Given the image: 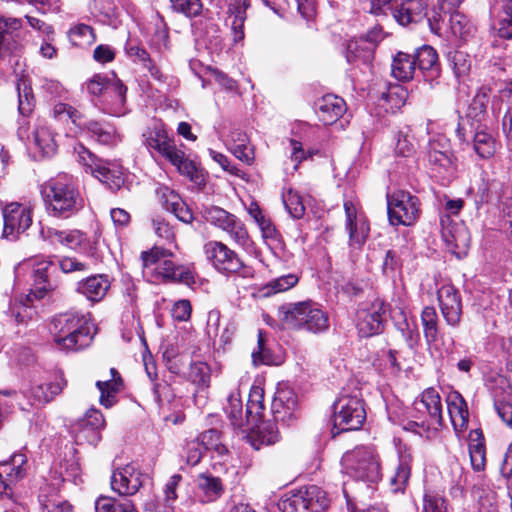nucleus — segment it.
Listing matches in <instances>:
<instances>
[{"label": "nucleus", "instance_id": "f257e3e1", "mask_svg": "<svg viewBox=\"0 0 512 512\" xmlns=\"http://www.w3.org/2000/svg\"><path fill=\"white\" fill-rule=\"evenodd\" d=\"M47 210L50 215L67 219L84 208V198L76 180L68 174H59L45 187Z\"/></svg>", "mask_w": 512, "mask_h": 512}, {"label": "nucleus", "instance_id": "f03ea898", "mask_svg": "<svg viewBox=\"0 0 512 512\" xmlns=\"http://www.w3.org/2000/svg\"><path fill=\"white\" fill-rule=\"evenodd\" d=\"M55 342L64 350L79 351L88 347L94 338L95 329L90 314L65 313L55 320Z\"/></svg>", "mask_w": 512, "mask_h": 512}, {"label": "nucleus", "instance_id": "7ed1b4c3", "mask_svg": "<svg viewBox=\"0 0 512 512\" xmlns=\"http://www.w3.org/2000/svg\"><path fill=\"white\" fill-rule=\"evenodd\" d=\"M281 320L290 329L321 333L329 327V317L318 304L308 300L286 303L279 308Z\"/></svg>", "mask_w": 512, "mask_h": 512}, {"label": "nucleus", "instance_id": "20e7f679", "mask_svg": "<svg viewBox=\"0 0 512 512\" xmlns=\"http://www.w3.org/2000/svg\"><path fill=\"white\" fill-rule=\"evenodd\" d=\"M341 462L343 472L356 480L377 483L382 477L380 458L373 447H355L343 455Z\"/></svg>", "mask_w": 512, "mask_h": 512}, {"label": "nucleus", "instance_id": "39448f33", "mask_svg": "<svg viewBox=\"0 0 512 512\" xmlns=\"http://www.w3.org/2000/svg\"><path fill=\"white\" fill-rule=\"evenodd\" d=\"M329 505L327 493L316 485L289 491L278 502L282 512H325Z\"/></svg>", "mask_w": 512, "mask_h": 512}, {"label": "nucleus", "instance_id": "423d86ee", "mask_svg": "<svg viewBox=\"0 0 512 512\" xmlns=\"http://www.w3.org/2000/svg\"><path fill=\"white\" fill-rule=\"evenodd\" d=\"M255 389L256 386L253 384L246 404L245 417L242 416V402L235 396L228 398V406L225 409L237 436L253 448L256 447V403L251 397Z\"/></svg>", "mask_w": 512, "mask_h": 512}, {"label": "nucleus", "instance_id": "0eeeda50", "mask_svg": "<svg viewBox=\"0 0 512 512\" xmlns=\"http://www.w3.org/2000/svg\"><path fill=\"white\" fill-rule=\"evenodd\" d=\"M416 415L415 425L428 433L427 437L435 436L443 426L442 402L439 393L434 388H428L414 402Z\"/></svg>", "mask_w": 512, "mask_h": 512}, {"label": "nucleus", "instance_id": "6e6552de", "mask_svg": "<svg viewBox=\"0 0 512 512\" xmlns=\"http://www.w3.org/2000/svg\"><path fill=\"white\" fill-rule=\"evenodd\" d=\"M366 419L364 403L358 395H341L334 403V426L339 431L358 430Z\"/></svg>", "mask_w": 512, "mask_h": 512}, {"label": "nucleus", "instance_id": "1a4fd4ad", "mask_svg": "<svg viewBox=\"0 0 512 512\" xmlns=\"http://www.w3.org/2000/svg\"><path fill=\"white\" fill-rule=\"evenodd\" d=\"M389 305L383 300L375 299L362 305L356 313V327L361 337H371L384 330Z\"/></svg>", "mask_w": 512, "mask_h": 512}, {"label": "nucleus", "instance_id": "9d476101", "mask_svg": "<svg viewBox=\"0 0 512 512\" xmlns=\"http://www.w3.org/2000/svg\"><path fill=\"white\" fill-rule=\"evenodd\" d=\"M388 217L392 225L410 226L419 217L418 198L406 191L387 195Z\"/></svg>", "mask_w": 512, "mask_h": 512}, {"label": "nucleus", "instance_id": "9b49d317", "mask_svg": "<svg viewBox=\"0 0 512 512\" xmlns=\"http://www.w3.org/2000/svg\"><path fill=\"white\" fill-rule=\"evenodd\" d=\"M27 474V457L14 453L9 460L0 462V500L15 502L14 486Z\"/></svg>", "mask_w": 512, "mask_h": 512}, {"label": "nucleus", "instance_id": "f8f14e48", "mask_svg": "<svg viewBox=\"0 0 512 512\" xmlns=\"http://www.w3.org/2000/svg\"><path fill=\"white\" fill-rule=\"evenodd\" d=\"M4 219L3 235L16 239L33 222L32 208L18 202H11L2 209Z\"/></svg>", "mask_w": 512, "mask_h": 512}, {"label": "nucleus", "instance_id": "ddd939ff", "mask_svg": "<svg viewBox=\"0 0 512 512\" xmlns=\"http://www.w3.org/2000/svg\"><path fill=\"white\" fill-rule=\"evenodd\" d=\"M437 298L446 323L451 327H457L462 316V301L459 291L451 284H443L438 289Z\"/></svg>", "mask_w": 512, "mask_h": 512}, {"label": "nucleus", "instance_id": "4468645a", "mask_svg": "<svg viewBox=\"0 0 512 512\" xmlns=\"http://www.w3.org/2000/svg\"><path fill=\"white\" fill-rule=\"evenodd\" d=\"M208 258L213 266L222 273H236L242 268V261L237 254L225 244L210 241L205 245Z\"/></svg>", "mask_w": 512, "mask_h": 512}, {"label": "nucleus", "instance_id": "2eb2a0df", "mask_svg": "<svg viewBox=\"0 0 512 512\" xmlns=\"http://www.w3.org/2000/svg\"><path fill=\"white\" fill-rule=\"evenodd\" d=\"M344 210L345 227L349 234L350 244L361 246L370 231L367 218L362 213H358L356 205L350 200L344 202Z\"/></svg>", "mask_w": 512, "mask_h": 512}, {"label": "nucleus", "instance_id": "dca6fc26", "mask_svg": "<svg viewBox=\"0 0 512 512\" xmlns=\"http://www.w3.org/2000/svg\"><path fill=\"white\" fill-rule=\"evenodd\" d=\"M142 473L133 465L128 464L117 469L111 476V488L120 496H131L142 486Z\"/></svg>", "mask_w": 512, "mask_h": 512}, {"label": "nucleus", "instance_id": "f3484780", "mask_svg": "<svg viewBox=\"0 0 512 512\" xmlns=\"http://www.w3.org/2000/svg\"><path fill=\"white\" fill-rule=\"evenodd\" d=\"M105 426L103 414L97 409H89L83 418L70 425L71 433L78 441L87 439L92 441L99 439V430Z\"/></svg>", "mask_w": 512, "mask_h": 512}, {"label": "nucleus", "instance_id": "a211bd4d", "mask_svg": "<svg viewBox=\"0 0 512 512\" xmlns=\"http://www.w3.org/2000/svg\"><path fill=\"white\" fill-rule=\"evenodd\" d=\"M427 8L423 0H396L393 18L402 26L418 24L427 17Z\"/></svg>", "mask_w": 512, "mask_h": 512}, {"label": "nucleus", "instance_id": "6ab92c4d", "mask_svg": "<svg viewBox=\"0 0 512 512\" xmlns=\"http://www.w3.org/2000/svg\"><path fill=\"white\" fill-rule=\"evenodd\" d=\"M126 93L127 87L120 79H109L104 94V112L115 117L124 116L127 113Z\"/></svg>", "mask_w": 512, "mask_h": 512}, {"label": "nucleus", "instance_id": "aec40b11", "mask_svg": "<svg viewBox=\"0 0 512 512\" xmlns=\"http://www.w3.org/2000/svg\"><path fill=\"white\" fill-rule=\"evenodd\" d=\"M374 32H369L366 38L351 40L347 44L346 59L349 63L369 65L374 58L375 42Z\"/></svg>", "mask_w": 512, "mask_h": 512}, {"label": "nucleus", "instance_id": "412c9836", "mask_svg": "<svg viewBox=\"0 0 512 512\" xmlns=\"http://www.w3.org/2000/svg\"><path fill=\"white\" fill-rule=\"evenodd\" d=\"M156 195L162 207L173 213L177 219L184 223H190L193 220V214L180 195L167 186H159L156 189Z\"/></svg>", "mask_w": 512, "mask_h": 512}, {"label": "nucleus", "instance_id": "4be33fe9", "mask_svg": "<svg viewBox=\"0 0 512 512\" xmlns=\"http://www.w3.org/2000/svg\"><path fill=\"white\" fill-rule=\"evenodd\" d=\"M446 404L455 433L460 436L468 428L469 411L467 402L458 391H451L446 397Z\"/></svg>", "mask_w": 512, "mask_h": 512}, {"label": "nucleus", "instance_id": "5701e85b", "mask_svg": "<svg viewBox=\"0 0 512 512\" xmlns=\"http://www.w3.org/2000/svg\"><path fill=\"white\" fill-rule=\"evenodd\" d=\"M346 103L343 98L327 94L315 103V110L319 120L324 125H332L346 112Z\"/></svg>", "mask_w": 512, "mask_h": 512}, {"label": "nucleus", "instance_id": "b1692460", "mask_svg": "<svg viewBox=\"0 0 512 512\" xmlns=\"http://www.w3.org/2000/svg\"><path fill=\"white\" fill-rule=\"evenodd\" d=\"M21 28V18L4 17L0 14V62L19 50L20 45L14 39L13 33Z\"/></svg>", "mask_w": 512, "mask_h": 512}, {"label": "nucleus", "instance_id": "393cba45", "mask_svg": "<svg viewBox=\"0 0 512 512\" xmlns=\"http://www.w3.org/2000/svg\"><path fill=\"white\" fill-rule=\"evenodd\" d=\"M494 408L501 420L512 428V387L506 379H500L492 390Z\"/></svg>", "mask_w": 512, "mask_h": 512}, {"label": "nucleus", "instance_id": "a878e982", "mask_svg": "<svg viewBox=\"0 0 512 512\" xmlns=\"http://www.w3.org/2000/svg\"><path fill=\"white\" fill-rule=\"evenodd\" d=\"M298 399L295 392L288 387L277 389L272 401V414L276 420L285 421L294 416L297 409Z\"/></svg>", "mask_w": 512, "mask_h": 512}, {"label": "nucleus", "instance_id": "bb28decb", "mask_svg": "<svg viewBox=\"0 0 512 512\" xmlns=\"http://www.w3.org/2000/svg\"><path fill=\"white\" fill-rule=\"evenodd\" d=\"M413 457L412 453L406 447L398 449V465L394 474L390 477V487L393 492H402L408 485Z\"/></svg>", "mask_w": 512, "mask_h": 512}, {"label": "nucleus", "instance_id": "cd10ccee", "mask_svg": "<svg viewBox=\"0 0 512 512\" xmlns=\"http://www.w3.org/2000/svg\"><path fill=\"white\" fill-rule=\"evenodd\" d=\"M144 144L166 159L176 150L174 142L169 138L166 130L160 124H155L143 134Z\"/></svg>", "mask_w": 512, "mask_h": 512}, {"label": "nucleus", "instance_id": "c85d7f7f", "mask_svg": "<svg viewBox=\"0 0 512 512\" xmlns=\"http://www.w3.org/2000/svg\"><path fill=\"white\" fill-rule=\"evenodd\" d=\"M33 143L42 156L50 157L57 151L54 132L45 119H37L32 132Z\"/></svg>", "mask_w": 512, "mask_h": 512}, {"label": "nucleus", "instance_id": "c756f323", "mask_svg": "<svg viewBox=\"0 0 512 512\" xmlns=\"http://www.w3.org/2000/svg\"><path fill=\"white\" fill-rule=\"evenodd\" d=\"M110 288L107 275L97 274L87 277L77 283L76 291L92 302L100 301Z\"/></svg>", "mask_w": 512, "mask_h": 512}, {"label": "nucleus", "instance_id": "7c9ffc66", "mask_svg": "<svg viewBox=\"0 0 512 512\" xmlns=\"http://www.w3.org/2000/svg\"><path fill=\"white\" fill-rule=\"evenodd\" d=\"M56 269V265L51 260H45L37 263L33 269V289L31 290L35 298L41 299L45 294L53 290L55 285L51 282V274Z\"/></svg>", "mask_w": 512, "mask_h": 512}, {"label": "nucleus", "instance_id": "2f4dec72", "mask_svg": "<svg viewBox=\"0 0 512 512\" xmlns=\"http://www.w3.org/2000/svg\"><path fill=\"white\" fill-rule=\"evenodd\" d=\"M170 257L171 256H164L163 260L155 267L157 275L167 281L180 282L188 285L194 283V276L191 270L183 265H176Z\"/></svg>", "mask_w": 512, "mask_h": 512}, {"label": "nucleus", "instance_id": "473e14b6", "mask_svg": "<svg viewBox=\"0 0 512 512\" xmlns=\"http://www.w3.org/2000/svg\"><path fill=\"white\" fill-rule=\"evenodd\" d=\"M167 160L177 168L181 175L187 177L195 184L201 185L204 183L202 170L198 168L197 164L193 160L186 157L182 150L176 148Z\"/></svg>", "mask_w": 512, "mask_h": 512}, {"label": "nucleus", "instance_id": "72a5a7b5", "mask_svg": "<svg viewBox=\"0 0 512 512\" xmlns=\"http://www.w3.org/2000/svg\"><path fill=\"white\" fill-rule=\"evenodd\" d=\"M40 236L43 240L58 242L70 249H77L86 239L79 230L60 231L52 227H41Z\"/></svg>", "mask_w": 512, "mask_h": 512}, {"label": "nucleus", "instance_id": "f704fd0d", "mask_svg": "<svg viewBox=\"0 0 512 512\" xmlns=\"http://www.w3.org/2000/svg\"><path fill=\"white\" fill-rule=\"evenodd\" d=\"M89 136L102 145L114 146L121 141L120 135L116 129L108 123L91 120L87 123H82Z\"/></svg>", "mask_w": 512, "mask_h": 512}, {"label": "nucleus", "instance_id": "c9c22d12", "mask_svg": "<svg viewBox=\"0 0 512 512\" xmlns=\"http://www.w3.org/2000/svg\"><path fill=\"white\" fill-rule=\"evenodd\" d=\"M412 57L415 59L418 69L425 74L427 80H432L439 75L438 54L433 47L424 45L417 49Z\"/></svg>", "mask_w": 512, "mask_h": 512}, {"label": "nucleus", "instance_id": "e433bc0d", "mask_svg": "<svg viewBox=\"0 0 512 512\" xmlns=\"http://www.w3.org/2000/svg\"><path fill=\"white\" fill-rule=\"evenodd\" d=\"M469 455L473 470L483 471L486 466V448L481 429H474L469 434Z\"/></svg>", "mask_w": 512, "mask_h": 512}, {"label": "nucleus", "instance_id": "4c0bfd02", "mask_svg": "<svg viewBox=\"0 0 512 512\" xmlns=\"http://www.w3.org/2000/svg\"><path fill=\"white\" fill-rule=\"evenodd\" d=\"M499 147L500 144L495 136L486 128L478 129L474 133L473 149L480 158H492L496 154Z\"/></svg>", "mask_w": 512, "mask_h": 512}, {"label": "nucleus", "instance_id": "58836bf2", "mask_svg": "<svg viewBox=\"0 0 512 512\" xmlns=\"http://www.w3.org/2000/svg\"><path fill=\"white\" fill-rule=\"evenodd\" d=\"M497 35L503 39H512V0H496Z\"/></svg>", "mask_w": 512, "mask_h": 512}, {"label": "nucleus", "instance_id": "ea45409f", "mask_svg": "<svg viewBox=\"0 0 512 512\" xmlns=\"http://www.w3.org/2000/svg\"><path fill=\"white\" fill-rule=\"evenodd\" d=\"M299 282V277L295 273L279 276L265 285L258 287V297H270L272 295L288 291L295 287Z\"/></svg>", "mask_w": 512, "mask_h": 512}, {"label": "nucleus", "instance_id": "a19ab883", "mask_svg": "<svg viewBox=\"0 0 512 512\" xmlns=\"http://www.w3.org/2000/svg\"><path fill=\"white\" fill-rule=\"evenodd\" d=\"M258 227L261 231L262 239L264 244L274 254L278 249H281V236L276 226L270 218L262 214V211L258 208Z\"/></svg>", "mask_w": 512, "mask_h": 512}, {"label": "nucleus", "instance_id": "79ce46f5", "mask_svg": "<svg viewBox=\"0 0 512 512\" xmlns=\"http://www.w3.org/2000/svg\"><path fill=\"white\" fill-rule=\"evenodd\" d=\"M416 61L412 55L398 52L393 58L392 75L399 81H409L414 77Z\"/></svg>", "mask_w": 512, "mask_h": 512}, {"label": "nucleus", "instance_id": "37998d69", "mask_svg": "<svg viewBox=\"0 0 512 512\" xmlns=\"http://www.w3.org/2000/svg\"><path fill=\"white\" fill-rule=\"evenodd\" d=\"M197 487L203 493V502H212L223 493V484L219 477L201 473L197 477Z\"/></svg>", "mask_w": 512, "mask_h": 512}, {"label": "nucleus", "instance_id": "c03bdc74", "mask_svg": "<svg viewBox=\"0 0 512 512\" xmlns=\"http://www.w3.org/2000/svg\"><path fill=\"white\" fill-rule=\"evenodd\" d=\"M228 19L231 20V27L235 31V40L243 37L241 28L246 18V10L249 7V0H227Z\"/></svg>", "mask_w": 512, "mask_h": 512}, {"label": "nucleus", "instance_id": "a18cd8bd", "mask_svg": "<svg viewBox=\"0 0 512 512\" xmlns=\"http://www.w3.org/2000/svg\"><path fill=\"white\" fill-rule=\"evenodd\" d=\"M197 439L204 450L213 451L219 457L228 454V448L221 440V432L215 428L200 433Z\"/></svg>", "mask_w": 512, "mask_h": 512}, {"label": "nucleus", "instance_id": "49530a36", "mask_svg": "<svg viewBox=\"0 0 512 512\" xmlns=\"http://www.w3.org/2000/svg\"><path fill=\"white\" fill-rule=\"evenodd\" d=\"M126 52L134 62L141 63L146 68L152 77L155 79H161V72L158 67L154 64L148 52L141 46L129 42L126 45Z\"/></svg>", "mask_w": 512, "mask_h": 512}, {"label": "nucleus", "instance_id": "de8ad7c7", "mask_svg": "<svg viewBox=\"0 0 512 512\" xmlns=\"http://www.w3.org/2000/svg\"><path fill=\"white\" fill-rule=\"evenodd\" d=\"M439 146V143L431 141L428 150V162L438 172H440L441 169H449L453 164L451 151L444 147L443 149H439Z\"/></svg>", "mask_w": 512, "mask_h": 512}, {"label": "nucleus", "instance_id": "09e8293b", "mask_svg": "<svg viewBox=\"0 0 512 512\" xmlns=\"http://www.w3.org/2000/svg\"><path fill=\"white\" fill-rule=\"evenodd\" d=\"M408 97V91L402 85L393 84L390 85L386 92L381 95V101L383 105H386V109L391 112H396L406 102Z\"/></svg>", "mask_w": 512, "mask_h": 512}, {"label": "nucleus", "instance_id": "8fccbe9b", "mask_svg": "<svg viewBox=\"0 0 512 512\" xmlns=\"http://www.w3.org/2000/svg\"><path fill=\"white\" fill-rule=\"evenodd\" d=\"M96 387L100 391V404L106 408L112 407L116 403V394L119 393L123 387V380H106L97 381Z\"/></svg>", "mask_w": 512, "mask_h": 512}, {"label": "nucleus", "instance_id": "3c124183", "mask_svg": "<svg viewBox=\"0 0 512 512\" xmlns=\"http://www.w3.org/2000/svg\"><path fill=\"white\" fill-rule=\"evenodd\" d=\"M201 213L206 222L222 231L229 226V223L235 217L234 214L218 206H205Z\"/></svg>", "mask_w": 512, "mask_h": 512}, {"label": "nucleus", "instance_id": "603ef678", "mask_svg": "<svg viewBox=\"0 0 512 512\" xmlns=\"http://www.w3.org/2000/svg\"><path fill=\"white\" fill-rule=\"evenodd\" d=\"M273 416V419L263 420L260 422L258 419V446L259 445H273L280 440V432L277 426V422Z\"/></svg>", "mask_w": 512, "mask_h": 512}, {"label": "nucleus", "instance_id": "864d4df0", "mask_svg": "<svg viewBox=\"0 0 512 512\" xmlns=\"http://www.w3.org/2000/svg\"><path fill=\"white\" fill-rule=\"evenodd\" d=\"M283 362V354L278 349L274 351L268 339L262 332H258V363L265 365H280Z\"/></svg>", "mask_w": 512, "mask_h": 512}, {"label": "nucleus", "instance_id": "5fc2aeb1", "mask_svg": "<svg viewBox=\"0 0 512 512\" xmlns=\"http://www.w3.org/2000/svg\"><path fill=\"white\" fill-rule=\"evenodd\" d=\"M421 322L427 343H433L438 336V315L434 307L426 306L421 313Z\"/></svg>", "mask_w": 512, "mask_h": 512}, {"label": "nucleus", "instance_id": "6e6d98bb", "mask_svg": "<svg viewBox=\"0 0 512 512\" xmlns=\"http://www.w3.org/2000/svg\"><path fill=\"white\" fill-rule=\"evenodd\" d=\"M282 201L287 212L295 219H300L305 213V206L301 196L293 188H284Z\"/></svg>", "mask_w": 512, "mask_h": 512}, {"label": "nucleus", "instance_id": "4d7b16f0", "mask_svg": "<svg viewBox=\"0 0 512 512\" xmlns=\"http://www.w3.org/2000/svg\"><path fill=\"white\" fill-rule=\"evenodd\" d=\"M74 150L78 155L79 163L85 168L86 172L91 173L93 176L98 173V171L101 169V166H103L105 163L104 160L97 157L83 144H77Z\"/></svg>", "mask_w": 512, "mask_h": 512}, {"label": "nucleus", "instance_id": "13d9d810", "mask_svg": "<svg viewBox=\"0 0 512 512\" xmlns=\"http://www.w3.org/2000/svg\"><path fill=\"white\" fill-rule=\"evenodd\" d=\"M96 512H137L131 501L119 502L112 497L100 496L95 503Z\"/></svg>", "mask_w": 512, "mask_h": 512}, {"label": "nucleus", "instance_id": "bf43d9fd", "mask_svg": "<svg viewBox=\"0 0 512 512\" xmlns=\"http://www.w3.org/2000/svg\"><path fill=\"white\" fill-rule=\"evenodd\" d=\"M449 27L454 36L465 39L473 31V25L467 17L455 11L449 16Z\"/></svg>", "mask_w": 512, "mask_h": 512}, {"label": "nucleus", "instance_id": "052dcab7", "mask_svg": "<svg viewBox=\"0 0 512 512\" xmlns=\"http://www.w3.org/2000/svg\"><path fill=\"white\" fill-rule=\"evenodd\" d=\"M55 119L63 122L71 121L77 127H82L83 115L74 107L66 103H57L53 107Z\"/></svg>", "mask_w": 512, "mask_h": 512}, {"label": "nucleus", "instance_id": "680f3d73", "mask_svg": "<svg viewBox=\"0 0 512 512\" xmlns=\"http://www.w3.org/2000/svg\"><path fill=\"white\" fill-rule=\"evenodd\" d=\"M68 36L70 42L75 46H86L95 41L93 29L86 24L74 26L69 30Z\"/></svg>", "mask_w": 512, "mask_h": 512}, {"label": "nucleus", "instance_id": "e2e57ef3", "mask_svg": "<svg viewBox=\"0 0 512 512\" xmlns=\"http://www.w3.org/2000/svg\"><path fill=\"white\" fill-rule=\"evenodd\" d=\"M449 62L457 78L469 73L472 60L470 56L463 51H454L449 55Z\"/></svg>", "mask_w": 512, "mask_h": 512}, {"label": "nucleus", "instance_id": "0e129e2a", "mask_svg": "<svg viewBox=\"0 0 512 512\" xmlns=\"http://www.w3.org/2000/svg\"><path fill=\"white\" fill-rule=\"evenodd\" d=\"M99 181L108 185L112 190H117L123 184L122 173L117 169H110L105 162L101 169L94 175Z\"/></svg>", "mask_w": 512, "mask_h": 512}, {"label": "nucleus", "instance_id": "69168bd1", "mask_svg": "<svg viewBox=\"0 0 512 512\" xmlns=\"http://www.w3.org/2000/svg\"><path fill=\"white\" fill-rule=\"evenodd\" d=\"M229 237L243 247L249 245V236L243 222L236 216L231 220L229 226L223 230Z\"/></svg>", "mask_w": 512, "mask_h": 512}, {"label": "nucleus", "instance_id": "338daca9", "mask_svg": "<svg viewBox=\"0 0 512 512\" xmlns=\"http://www.w3.org/2000/svg\"><path fill=\"white\" fill-rule=\"evenodd\" d=\"M210 367L205 362H194L190 366L189 377L191 381L200 387L207 388L210 383Z\"/></svg>", "mask_w": 512, "mask_h": 512}, {"label": "nucleus", "instance_id": "774afa93", "mask_svg": "<svg viewBox=\"0 0 512 512\" xmlns=\"http://www.w3.org/2000/svg\"><path fill=\"white\" fill-rule=\"evenodd\" d=\"M39 503L43 512H69L71 509V506L57 495L47 496L41 493Z\"/></svg>", "mask_w": 512, "mask_h": 512}]
</instances>
